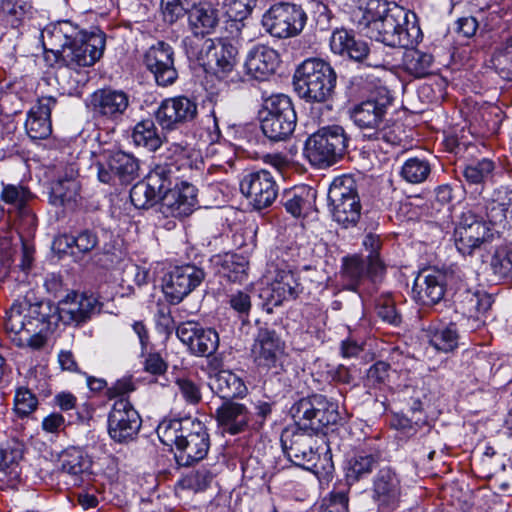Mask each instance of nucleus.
Segmentation results:
<instances>
[{"label":"nucleus","instance_id":"3c124183","mask_svg":"<svg viewBox=\"0 0 512 512\" xmlns=\"http://www.w3.org/2000/svg\"><path fill=\"white\" fill-rule=\"evenodd\" d=\"M219 346V335L211 328H200L191 352L198 356H210L216 352Z\"/></svg>","mask_w":512,"mask_h":512},{"label":"nucleus","instance_id":"c03bdc74","mask_svg":"<svg viewBox=\"0 0 512 512\" xmlns=\"http://www.w3.org/2000/svg\"><path fill=\"white\" fill-rule=\"evenodd\" d=\"M315 197L314 191L306 187H298L285 191L281 202L286 211L294 217H300L304 209L308 208Z\"/></svg>","mask_w":512,"mask_h":512},{"label":"nucleus","instance_id":"13d9d810","mask_svg":"<svg viewBox=\"0 0 512 512\" xmlns=\"http://www.w3.org/2000/svg\"><path fill=\"white\" fill-rule=\"evenodd\" d=\"M30 198V191L21 185L7 184L3 186L1 199L18 209L25 206Z\"/></svg>","mask_w":512,"mask_h":512},{"label":"nucleus","instance_id":"9b49d317","mask_svg":"<svg viewBox=\"0 0 512 512\" xmlns=\"http://www.w3.org/2000/svg\"><path fill=\"white\" fill-rule=\"evenodd\" d=\"M86 106L94 119L119 123L130 107V95L122 89L99 88L89 95Z\"/></svg>","mask_w":512,"mask_h":512},{"label":"nucleus","instance_id":"0e129e2a","mask_svg":"<svg viewBox=\"0 0 512 512\" xmlns=\"http://www.w3.org/2000/svg\"><path fill=\"white\" fill-rule=\"evenodd\" d=\"M363 245L367 250H369L367 261H370V271L373 273H381L383 271V265L378 256L380 239L378 236L368 234L363 240Z\"/></svg>","mask_w":512,"mask_h":512},{"label":"nucleus","instance_id":"4c0bfd02","mask_svg":"<svg viewBox=\"0 0 512 512\" xmlns=\"http://www.w3.org/2000/svg\"><path fill=\"white\" fill-rule=\"evenodd\" d=\"M210 388L222 399L243 397L247 387L243 380L229 370H221L210 380Z\"/></svg>","mask_w":512,"mask_h":512},{"label":"nucleus","instance_id":"cd10ccee","mask_svg":"<svg viewBox=\"0 0 512 512\" xmlns=\"http://www.w3.org/2000/svg\"><path fill=\"white\" fill-rule=\"evenodd\" d=\"M477 210L483 220L497 229H506L512 218V190L500 188L479 204ZM499 233L500 230H497Z\"/></svg>","mask_w":512,"mask_h":512},{"label":"nucleus","instance_id":"69168bd1","mask_svg":"<svg viewBox=\"0 0 512 512\" xmlns=\"http://www.w3.org/2000/svg\"><path fill=\"white\" fill-rule=\"evenodd\" d=\"M176 383L182 397L186 400V402L195 405L201 401L202 395L200 389L193 381L183 378L178 379Z\"/></svg>","mask_w":512,"mask_h":512},{"label":"nucleus","instance_id":"5701e85b","mask_svg":"<svg viewBox=\"0 0 512 512\" xmlns=\"http://www.w3.org/2000/svg\"><path fill=\"white\" fill-rule=\"evenodd\" d=\"M330 48L333 53L340 56H347L359 62L365 60L368 66L384 67L385 60L374 59L375 51H371L365 41L356 39L354 34L346 29H338L332 33Z\"/></svg>","mask_w":512,"mask_h":512},{"label":"nucleus","instance_id":"393cba45","mask_svg":"<svg viewBox=\"0 0 512 512\" xmlns=\"http://www.w3.org/2000/svg\"><path fill=\"white\" fill-rule=\"evenodd\" d=\"M455 311L473 323L471 329H477L481 323V317L491 307V297L483 291L472 290L461 284L453 295Z\"/></svg>","mask_w":512,"mask_h":512},{"label":"nucleus","instance_id":"4468645a","mask_svg":"<svg viewBox=\"0 0 512 512\" xmlns=\"http://www.w3.org/2000/svg\"><path fill=\"white\" fill-rule=\"evenodd\" d=\"M285 343L275 330L261 327L252 347V357L259 370L278 371L282 367Z\"/></svg>","mask_w":512,"mask_h":512},{"label":"nucleus","instance_id":"e433bc0d","mask_svg":"<svg viewBox=\"0 0 512 512\" xmlns=\"http://www.w3.org/2000/svg\"><path fill=\"white\" fill-rule=\"evenodd\" d=\"M380 455L359 451L350 457L345 466V477L348 483H355L367 478L379 465Z\"/></svg>","mask_w":512,"mask_h":512},{"label":"nucleus","instance_id":"a878e982","mask_svg":"<svg viewBox=\"0 0 512 512\" xmlns=\"http://www.w3.org/2000/svg\"><path fill=\"white\" fill-rule=\"evenodd\" d=\"M447 275L436 269H424L415 278L413 299L424 306L439 303L446 292Z\"/></svg>","mask_w":512,"mask_h":512},{"label":"nucleus","instance_id":"864d4df0","mask_svg":"<svg viewBox=\"0 0 512 512\" xmlns=\"http://www.w3.org/2000/svg\"><path fill=\"white\" fill-rule=\"evenodd\" d=\"M248 261L237 254L226 255L222 262V274L232 282H241L246 278Z\"/></svg>","mask_w":512,"mask_h":512},{"label":"nucleus","instance_id":"37998d69","mask_svg":"<svg viewBox=\"0 0 512 512\" xmlns=\"http://www.w3.org/2000/svg\"><path fill=\"white\" fill-rule=\"evenodd\" d=\"M406 49L403 57L405 70L418 78L428 75L433 64V56L430 53L414 49L413 47Z\"/></svg>","mask_w":512,"mask_h":512},{"label":"nucleus","instance_id":"c9c22d12","mask_svg":"<svg viewBox=\"0 0 512 512\" xmlns=\"http://www.w3.org/2000/svg\"><path fill=\"white\" fill-rule=\"evenodd\" d=\"M216 418L225 431L237 434L247 426L249 412L243 404L226 401L217 409Z\"/></svg>","mask_w":512,"mask_h":512},{"label":"nucleus","instance_id":"e2e57ef3","mask_svg":"<svg viewBox=\"0 0 512 512\" xmlns=\"http://www.w3.org/2000/svg\"><path fill=\"white\" fill-rule=\"evenodd\" d=\"M160 10L164 21L169 24H174L187 14L182 0H161Z\"/></svg>","mask_w":512,"mask_h":512},{"label":"nucleus","instance_id":"2eb2a0df","mask_svg":"<svg viewBox=\"0 0 512 512\" xmlns=\"http://www.w3.org/2000/svg\"><path fill=\"white\" fill-rule=\"evenodd\" d=\"M173 181L174 187L164 189L159 202V211L164 217L185 218L197 207V189L188 182Z\"/></svg>","mask_w":512,"mask_h":512},{"label":"nucleus","instance_id":"7ed1b4c3","mask_svg":"<svg viewBox=\"0 0 512 512\" xmlns=\"http://www.w3.org/2000/svg\"><path fill=\"white\" fill-rule=\"evenodd\" d=\"M156 432L164 445L175 446V460L179 466H193L209 452V433L204 423L196 418L164 420Z\"/></svg>","mask_w":512,"mask_h":512},{"label":"nucleus","instance_id":"4d7b16f0","mask_svg":"<svg viewBox=\"0 0 512 512\" xmlns=\"http://www.w3.org/2000/svg\"><path fill=\"white\" fill-rule=\"evenodd\" d=\"M38 400L36 396L27 388L20 387L16 390L14 397V411L20 417L28 416L36 410Z\"/></svg>","mask_w":512,"mask_h":512},{"label":"nucleus","instance_id":"ddd939ff","mask_svg":"<svg viewBox=\"0 0 512 512\" xmlns=\"http://www.w3.org/2000/svg\"><path fill=\"white\" fill-rule=\"evenodd\" d=\"M455 245L463 255H471L491 238L490 229L473 210L462 213L454 231Z\"/></svg>","mask_w":512,"mask_h":512},{"label":"nucleus","instance_id":"09e8293b","mask_svg":"<svg viewBox=\"0 0 512 512\" xmlns=\"http://www.w3.org/2000/svg\"><path fill=\"white\" fill-rule=\"evenodd\" d=\"M79 183L72 176L53 183L51 187V202L54 205H65L76 200L79 192Z\"/></svg>","mask_w":512,"mask_h":512},{"label":"nucleus","instance_id":"412c9836","mask_svg":"<svg viewBox=\"0 0 512 512\" xmlns=\"http://www.w3.org/2000/svg\"><path fill=\"white\" fill-rule=\"evenodd\" d=\"M143 61L160 86L171 85L178 78V72L174 64V50L163 41L152 45L145 52Z\"/></svg>","mask_w":512,"mask_h":512},{"label":"nucleus","instance_id":"f704fd0d","mask_svg":"<svg viewBox=\"0 0 512 512\" xmlns=\"http://www.w3.org/2000/svg\"><path fill=\"white\" fill-rule=\"evenodd\" d=\"M187 18L191 36L211 34L219 23L218 10L208 2L193 4L187 9Z\"/></svg>","mask_w":512,"mask_h":512},{"label":"nucleus","instance_id":"f03ea898","mask_svg":"<svg viewBox=\"0 0 512 512\" xmlns=\"http://www.w3.org/2000/svg\"><path fill=\"white\" fill-rule=\"evenodd\" d=\"M358 25L375 41L390 47L409 48L422 39L417 16L396 3L367 0L354 12Z\"/></svg>","mask_w":512,"mask_h":512},{"label":"nucleus","instance_id":"6e6552de","mask_svg":"<svg viewBox=\"0 0 512 512\" xmlns=\"http://www.w3.org/2000/svg\"><path fill=\"white\" fill-rule=\"evenodd\" d=\"M263 134L273 142L288 140L296 127L297 116L289 96L276 94L264 100L260 112Z\"/></svg>","mask_w":512,"mask_h":512},{"label":"nucleus","instance_id":"4be33fe9","mask_svg":"<svg viewBox=\"0 0 512 512\" xmlns=\"http://www.w3.org/2000/svg\"><path fill=\"white\" fill-rule=\"evenodd\" d=\"M315 435L312 431L304 430L296 424L294 428L285 429L281 434L284 453L298 466L314 462L316 459Z\"/></svg>","mask_w":512,"mask_h":512},{"label":"nucleus","instance_id":"473e14b6","mask_svg":"<svg viewBox=\"0 0 512 512\" xmlns=\"http://www.w3.org/2000/svg\"><path fill=\"white\" fill-rule=\"evenodd\" d=\"M298 293L299 283L295 274L289 270H279L261 296L267 300V304L279 306L284 301L295 299Z\"/></svg>","mask_w":512,"mask_h":512},{"label":"nucleus","instance_id":"bb28decb","mask_svg":"<svg viewBox=\"0 0 512 512\" xmlns=\"http://www.w3.org/2000/svg\"><path fill=\"white\" fill-rule=\"evenodd\" d=\"M60 474L66 484L81 486L91 478L92 460L89 455L78 447H69L59 456Z\"/></svg>","mask_w":512,"mask_h":512},{"label":"nucleus","instance_id":"2f4dec72","mask_svg":"<svg viewBox=\"0 0 512 512\" xmlns=\"http://www.w3.org/2000/svg\"><path fill=\"white\" fill-rule=\"evenodd\" d=\"M24 448L19 442L7 443L0 448V482L15 488L21 481Z\"/></svg>","mask_w":512,"mask_h":512},{"label":"nucleus","instance_id":"052dcab7","mask_svg":"<svg viewBox=\"0 0 512 512\" xmlns=\"http://www.w3.org/2000/svg\"><path fill=\"white\" fill-rule=\"evenodd\" d=\"M61 239H66V244L76 246L79 252L89 253L98 244V237L95 232L91 230H83L77 236H63Z\"/></svg>","mask_w":512,"mask_h":512},{"label":"nucleus","instance_id":"72a5a7b5","mask_svg":"<svg viewBox=\"0 0 512 512\" xmlns=\"http://www.w3.org/2000/svg\"><path fill=\"white\" fill-rule=\"evenodd\" d=\"M392 426L397 429L401 434L410 438L421 431V437H424L423 449L419 450L420 458L426 456L428 460H432L435 454V449L430 442L435 435H433L430 426L424 417L409 418L406 415L397 414L392 420Z\"/></svg>","mask_w":512,"mask_h":512},{"label":"nucleus","instance_id":"dca6fc26","mask_svg":"<svg viewBox=\"0 0 512 512\" xmlns=\"http://www.w3.org/2000/svg\"><path fill=\"white\" fill-rule=\"evenodd\" d=\"M240 189L254 209L262 210L274 203L279 187L271 173L263 169L245 175Z\"/></svg>","mask_w":512,"mask_h":512},{"label":"nucleus","instance_id":"680f3d73","mask_svg":"<svg viewBox=\"0 0 512 512\" xmlns=\"http://www.w3.org/2000/svg\"><path fill=\"white\" fill-rule=\"evenodd\" d=\"M155 326L158 333L168 338L175 329V321L171 309L166 305H158L154 315Z\"/></svg>","mask_w":512,"mask_h":512},{"label":"nucleus","instance_id":"423d86ee","mask_svg":"<svg viewBox=\"0 0 512 512\" xmlns=\"http://www.w3.org/2000/svg\"><path fill=\"white\" fill-rule=\"evenodd\" d=\"M348 142L349 137L342 126H323L306 140L305 155L313 166L330 167L344 157Z\"/></svg>","mask_w":512,"mask_h":512},{"label":"nucleus","instance_id":"ea45409f","mask_svg":"<svg viewBox=\"0 0 512 512\" xmlns=\"http://www.w3.org/2000/svg\"><path fill=\"white\" fill-rule=\"evenodd\" d=\"M237 54L238 49L235 45L226 39H217L209 69L214 70L216 74L221 76L228 75L236 65Z\"/></svg>","mask_w":512,"mask_h":512},{"label":"nucleus","instance_id":"c756f323","mask_svg":"<svg viewBox=\"0 0 512 512\" xmlns=\"http://www.w3.org/2000/svg\"><path fill=\"white\" fill-rule=\"evenodd\" d=\"M391 98L369 99L356 105L351 111L354 123L365 133L373 132L384 122Z\"/></svg>","mask_w":512,"mask_h":512},{"label":"nucleus","instance_id":"7c9ffc66","mask_svg":"<svg viewBox=\"0 0 512 512\" xmlns=\"http://www.w3.org/2000/svg\"><path fill=\"white\" fill-rule=\"evenodd\" d=\"M56 98L44 96L29 110L25 122L27 135L32 140H42L50 136L52 132L51 111L56 106Z\"/></svg>","mask_w":512,"mask_h":512},{"label":"nucleus","instance_id":"a18cd8bd","mask_svg":"<svg viewBox=\"0 0 512 512\" xmlns=\"http://www.w3.org/2000/svg\"><path fill=\"white\" fill-rule=\"evenodd\" d=\"M256 4V0H224V8L227 16L230 18L228 27L236 31L233 37H238L241 29L244 27L242 20L245 19L252 11Z\"/></svg>","mask_w":512,"mask_h":512},{"label":"nucleus","instance_id":"338daca9","mask_svg":"<svg viewBox=\"0 0 512 512\" xmlns=\"http://www.w3.org/2000/svg\"><path fill=\"white\" fill-rule=\"evenodd\" d=\"M200 328L201 326L198 323L188 321L180 324L176 328V334L180 341L186 344L191 350L194 344V339L196 338Z\"/></svg>","mask_w":512,"mask_h":512},{"label":"nucleus","instance_id":"49530a36","mask_svg":"<svg viewBox=\"0 0 512 512\" xmlns=\"http://www.w3.org/2000/svg\"><path fill=\"white\" fill-rule=\"evenodd\" d=\"M426 337L430 345L442 352H451L458 346V332L454 324L441 329L429 328Z\"/></svg>","mask_w":512,"mask_h":512},{"label":"nucleus","instance_id":"c85d7f7f","mask_svg":"<svg viewBox=\"0 0 512 512\" xmlns=\"http://www.w3.org/2000/svg\"><path fill=\"white\" fill-rule=\"evenodd\" d=\"M279 63L276 50L267 45H256L248 52L244 69L251 79L264 81L276 72Z\"/></svg>","mask_w":512,"mask_h":512},{"label":"nucleus","instance_id":"1a4fd4ad","mask_svg":"<svg viewBox=\"0 0 512 512\" xmlns=\"http://www.w3.org/2000/svg\"><path fill=\"white\" fill-rule=\"evenodd\" d=\"M290 413L298 427L315 434L340 420L337 403L321 394L301 398L292 405Z\"/></svg>","mask_w":512,"mask_h":512},{"label":"nucleus","instance_id":"603ef678","mask_svg":"<svg viewBox=\"0 0 512 512\" xmlns=\"http://www.w3.org/2000/svg\"><path fill=\"white\" fill-rule=\"evenodd\" d=\"M213 480V474L207 469L192 471L183 476L177 485L184 490H191L195 493L207 490Z\"/></svg>","mask_w":512,"mask_h":512},{"label":"nucleus","instance_id":"de8ad7c7","mask_svg":"<svg viewBox=\"0 0 512 512\" xmlns=\"http://www.w3.org/2000/svg\"><path fill=\"white\" fill-rule=\"evenodd\" d=\"M431 174V165L428 160L419 157L407 159L400 170V176L408 183L420 184Z\"/></svg>","mask_w":512,"mask_h":512},{"label":"nucleus","instance_id":"f3484780","mask_svg":"<svg viewBox=\"0 0 512 512\" xmlns=\"http://www.w3.org/2000/svg\"><path fill=\"white\" fill-rule=\"evenodd\" d=\"M141 417L127 398L117 399L108 415V432L117 442L133 439L140 427Z\"/></svg>","mask_w":512,"mask_h":512},{"label":"nucleus","instance_id":"b1692460","mask_svg":"<svg viewBox=\"0 0 512 512\" xmlns=\"http://www.w3.org/2000/svg\"><path fill=\"white\" fill-rule=\"evenodd\" d=\"M197 115V104L185 96L163 100L155 112L157 123L165 130H175L193 120Z\"/></svg>","mask_w":512,"mask_h":512},{"label":"nucleus","instance_id":"f257e3e1","mask_svg":"<svg viewBox=\"0 0 512 512\" xmlns=\"http://www.w3.org/2000/svg\"><path fill=\"white\" fill-rule=\"evenodd\" d=\"M101 309L102 304L93 294L70 291L57 305L50 302L13 303L7 312L5 328L16 346L39 350L60 321L79 326L99 314Z\"/></svg>","mask_w":512,"mask_h":512},{"label":"nucleus","instance_id":"6ab92c4d","mask_svg":"<svg viewBox=\"0 0 512 512\" xmlns=\"http://www.w3.org/2000/svg\"><path fill=\"white\" fill-rule=\"evenodd\" d=\"M403 493L401 478L391 467L385 466L373 477L371 497L382 512L395 510Z\"/></svg>","mask_w":512,"mask_h":512},{"label":"nucleus","instance_id":"39448f33","mask_svg":"<svg viewBox=\"0 0 512 512\" xmlns=\"http://www.w3.org/2000/svg\"><path fill=\"white\" fill-rule=\"evenodd\" d=\"M293 80L295 91L301 98L309 102H325L334 94L337 75L328 62L309 58L297 67Z\"/></svg>","mask_w":512,"mask_h":512},{"label":"nucleus","instance_id":"bf43d9fd","mask_svg":"<svg viewBox=\"0 0 512 512\" xmlns=\"http://www.w3.org/2000/svg\"><path fill=\"white\" fill-rule=\"evenodd\" d=\"M364 136L378 141L382 140L392 146L399 145L402 141L401 126L396 124L388 125L385 121L373 132L365 133Z\"/></svg>","mask_w":512,"mask_h":512},{"label":"nucleus","instance_id":"f8f14e48","mask_svg":"<svg viewBox=\"0 0 512 512\" xmlns=\"http://www.w3.org/2000/svg\"><path fill=\"white\" fill-rule=\"evenodd\" d=\"M304 10L290 3L274 4L262 18L266 31L277 38H289L298 35L306 24Z\"/></svg>","mask_w":512,"mask_h":512},{"label":"nucleus","instance_id":"0eeeda50","mask_svg":"<svg viewBox=\"0 0 512 512\" xmlns=\"http://www.w3.org/2000/svg\"><path fill=\"white\" fill-rule=\"evenodd\" d=\"M184 161L182 157L173 160L170 159L164 163H159L148 174L146 180L136 183L130 190V199L132 204L138 209H146L153 206L160 200L164 189L173 185V181L180 180L183 176V167L179 161Z\"/></svg>","mask_w":512,"mask_h":512},{"label":"nucleus","instance_id":"20e7f679","mask_svg":"<svg viewBox=\"0 0 512 512\" xmlns=\"http://www.w3.org/2000/svg\"><path fill=\"white\" fill-rule=\"evenodd\" d=\"M53 34H62L65 39L62 49L55 53L57 61L62 64L58 68L57 78L70 75L71 70L93 66L103 54L105 38L100 33L78 31L64 22L54 29Z\"/></svg>","mask_w":512,"mask_h":512},{"label":"nucleus","instance_id":"6e6d98bb","mask_svg":"<svg viewBox=\"0 0 512 512\" xmlns=\"http://www.w3.org/2000/svg\"><path fill=\"white\" fill-rule=\"evenodd\" d=\"M494 163L484 158L467 165L463 170V176L470 184L483 183L493 172Z\"/></svg>","mask_w":512,"mask_h":512},{"label":"nucleus","instance_id":"58836bf2","mask_svg":"<svg viewBox=\"0 0 512 512\" xmlns=\"http://www.w3.org/2000/svg\"><path fill=\"white\" fill-rule=\"evenodd\" d=\"M217 39L205 38V36H187L183 39V47L190 60L208 68Z\"/></svg>","mask_w":512,"mask_h":512},{"label":"nucleus","instance_id":"aec40b11","mask_svg":"<svg viewBox=\"0 0 512 512\" xmlns=\"http://www.w3.org/2000/svg\"><path fill=\"white\" fill-rule=\"evenodd\" d=\"M204 278V271L195 265L175 267L165 279L163 292L171 304H178L198 287Z\"/></svg>","mask_w":512,"mask_h":512},{"label":"nucleus","instance_id":"a19ab883","mask_svg":"<svg viewBox=\"0 0 512 512\" xmlns=\"http://www.w3.org/2000/svg\"><path fill=\"white\" fill-rule=\"evenodd\" d=\"M131 138L136 146L143 147L151 152L160 148L163 142L152 119H144L136 123Z\"/></svg>","mask_w":512,"mask_h":512},{"label":"nucleus","instance_id":"a211bd4d","mask_svg":"<svg viewBox=\"0 0 512 512\" xmlns=\"http://www.w3.org/2000/svg\"><path fill=\"white\" fill-rule=\"evenodd\" d=\"M96 168L100 182L113 184L118 179L122 184H127L138 177L139 161L132 154L116 151L98 161Z\"/></svg>","mask_w":512,"mask_h":512},{"label":"nucleus","instance_id":"9d476101","mask_svg":"<svg viewBox=\"0 0 512 512\" xmlns=\"http://www.w3.org/2000/svg\"><path fill=\"white\" fill-rule=\"evenodd\" d=\"M332 218L344 228L354 227L361 217L357 184L350 175L336 177L328 190Z\"/></svg>","mask_w":512,"mask_h":512},{"label":"nucleus","instance_id":"8fccbe9b","mask_svg":"<svg viewBox=\"0 0 512 512\" xmlns=\"http://www.w3.org/2000/svg\"><path fill=\"white\" fill-rule=\"evenodd\" d=\"M30 8L26 0H0V19L17 27Z\"/></svg>","mask_w":512,"mask_h":512},{"label":"nucleus","instance_id":"79ce46f5","mask_svg":"<svg viewBox=\"0 0 512 512\" xmlns=\"http://www.w3.org/2000/svg\"><path fill=\"white\" fill-rule=\"evenodd\" d=\"M379 273L370 271V261L366 263L359 256L346 257L343 260L342 276L347 280L349 289L356 291L358 284L367 276L375 277Z\"/></svg>","mask_w":512,"mask_h":512},{"label":"nucleus","instance_id":"5fc2aeb1","mask_svg":"<svg viewBox=\"0 0 512 512\" xmlns=\"http://www.w3.org/2000/svg\"><path fill=\"white\" fill-rule=\"evenodd\" d=\"M491 268L501 278L512 276V245L498 247L492 258Z\"/></svg>","mask_w":512,"mask_h":512},{"label":"nucleus","instance_id":"774afa93","mask_svg":"<svg viewBox=\"0 0 512 512\" xmlns=\"http://www.w3.org/2000/svg\"><path fill=\"white\" fill-rule=\"evenodd\" d=\"M348 502L346 491H333L326 509L330 512H348Z\"/></svg>","mask_w":512,"mask_h":512}]
</instances>
